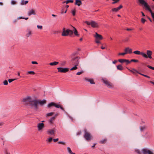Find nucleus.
I'll use <instances>...</instances> for the list:
<instances>
[{"mask_svg": "<svg viewBox=\"0 0 154 154\" xmlns=\"http://www.w3.org/2000/svg\"><path fill=\"white\" fill-rule=\"evenodd\" d=\"M133 53L137 55H141L143 57L146 59L152 58V52L150 50H147L146 51V54L143 52H141L139 51H134L133 52Z\"/></svg>", "mask_w": 154, "mask_h": 154, "instance_id": "1", "label": "nucleus"}, {"mask_svg": "<svg viewBox=\"0 0 154 154\" xmlns=\"http://www.w3.org/2000/svg\"><path fill=\"white\" fill-rule=\"evenodd\" d=\"M138 1L140 4L144 6L146 10L149 11L151 14L152 18L154 19V13L152 12L147 3L144 0H138Z\"/></svg>", "mask_w": 154, "mask_h": 154, "instance_id": "2", "label": "nucleus"}, {"mask_svg": "<svg viewBox=\"0 0 154 154\" xmlns=\"http://www.w3.org/2000/svg\"><path fill=\"white\" fill-rule=\"evenodd\" d=\"M74 54H72L71 56L72 63L73 65H76V66H78L79 64L80 58L78 56L74 57Z\"/></svg>", "mask_w": 154, "mask_h": 154, "instance_id": "3", "label": "nucleus"}, {"mask_svg": "<svg viewBox=\"0 0 154 154\" xmlns=\"http://www.w3.org/2000/svg\"><path fill=\"white\" fill-rule=\"evenodd\" d=\"M73 31L68 29H66L65 28L63 29V32L61 35L63 36H71L73 34Z\"/></svg>", "mask_w": 154, "mask_h": 154, "instance_id": "4", "label": "nucleus"}, {"mask_svg": "<svg viewBox=\"0 0 154 154\" xmlns=\"http://www.w3.org/2000/svg\"><path fill=\"white\" fill-rule=\"evenodd\" d=\"M29 106L34 108L35 110L37 109L38 108L37 100L31 99Z\"/></svg>", "mask_w": 154, "mask_h": 154, "instance_id": "5", "label": "nucleus"}, {"mask_svg": "<svg viewBox=\"0 0 154 154\" xmlns=\"http://www.w3.org/2000/svg\"><path fill=\"white\" fill-rule=\"evenodd\" d=\"M84 137L87 140H90L92 139V136L90 133L88 132L87 130L85 129L84 130Z\"/></svg>", "mask_w": 154, "mask_h": 154, "instance_id": "6", "label": "nucleus"}, {"mask_svg": "<svg viewBox=\"0 0 154 154\" xmlns=\"http://www.w3.org/2000/svg\"><path fill=\"white\" fill-rule=\"evenodd\" d=\"M31 99L30 97L27 96L23 98L22 101L25 105L29 106Z\"/></svg>", "mask_w": 154, "mask_h": 154, "instance_id": "7", "label": "nucleus"}, {"mask_svg": "<svg viewBox=\"0 0 154 154\" xmlns=\"http://www.w3.org/2000/svg\"><path fill=\"white\" fill-rule=\"evenodd\" d=\"M143 154H154L153 152L147 149H143L142 150Z\"/></svg>", "mask_w": 154, "mask_h": 154, "instance_id": "8", "label": "nucleus"}, {"mask_svg": "<svg viewBox=\"0 0 154 154\" xmlns=\"http://www.w3.org/2000/svg\"><path fill=\"white\" fill-rule=\"evenodd\" d=\"M58 72L63 73H66L68 71V68H63L62 67H58L57 68Z\"/></svg>", "mask_w": 154, "mask_h": 154, "instance_id": "9", "label": "nucleus"}, {"mask_svg": "<svg viewBox=\"0 0 154 154\" xmlns=\"http://www.w3.org/2000/svg\"><path fill=\"white\" fill-rule=\"evenodd\" d=\"M44 127V124L43 123H38L37 125L38 130L39 131L42 130Z\"/></svg>", "mask_w": 154, "mask_h": 154, "instance_id": "10", "label": "nucleus"}, {"mask_svg": "<svg viewBox=\"0 0 154 154\" xmlns=\"http://www.w3.org/2000/svg\"><path fill=\"white\" fill-rule=\"evenodd\" d=\"M46 103V101L45 100H37V105L39 104L40 105L42 106Z\"/></svg>", "mask_w": 154, "mask_h": 154, "instance_id": "11", "label": "nucleus"}, {"mask_svg": "<svg viewBox=\"0 0 154 154\" xmlns=\"http://www.w3.org/2000/svg\"><path fill=\"white\" fill-rule=\"evenodd\" d=\"M55 131L54 129H49L47 131V134L49 135H54Z\"/></svg>", "mask_w": 154, "mask_h": 154, "instance_id": "12", "label": "nucleus"}, {"mask_svg": "<svg viewBox=\"0 0 154 154\" xmlns=\"http://www.w3.org/2000/svg\"><path fill=\"white\" fill-rule=\"evenodd\" d=\"M36 14L35 10L34 9H32L29 10L27 14L28 16H30L32 15H35Z\"/></svg>", "mask_w": 154, "mask_h": 154, "instance_id": "13", "label": "nucleus"}, {"mask_svg": "<svg viewBox=\"0 0 154 154\" xmlns=\"http://www.w3.org/2000/svg\"><path fill=\"white\" fill-rule=\"evenodd\" d=\"M94 37L95 38V39L100 40L102 39L103 38V37L101 35L98 34L97 32L95 33Z\"/></svg>", "mask_w": 154, "mask_h": 154, "instance_id": "14", "label": "nucleus"}, {"mask_svg": "<svg viewBox=\"0 0 154 154\" xmlns=\"http://www.w3.org/2000/svg\"><path fill=\"white\" fill-rule=\"evenodd\" d=\"M125 51L127 54H131L132 53V49L128 47L126 48L125 49Z\"/></svg>", "mask_w": 154, "mask_h": 154, "instance_id": "15", "label": "nucleus"}, {"mask_svg": "<svg viewBox=\"0 0 154 154\" xmlns=\"http://www.w3.org/2000/svg\"><path fill=\"white\" fill-rule=\"evenodd\" d=\"M91 26L93 28H96L98 27V23L94 21H91Z\"/></svg>", "mask_w": 154, "mask_h": 154, "instance_id": "16", "label": "nucleus"}, {"mask_svg": "<svg viewBox=\"0 0 154 154\" xmlns=\"http://www.w3.org/2000/svg\"><path fill=\"white\" fill-rule=\"evenodd\" d=\"M82 4L81 1L80 0H76L75 5H77L79 6H80Z\"/></svg>", "mask_w": 154, "mask_h": 154, "instance_id": "17", "label": "nucleus"}, {"mask_svg": "<svg viewBox=\"0 0 154 154\" xmlns=\"http://www.w3.org/2000/svg\"><path fill=\"white\" fill-rule=\"evenodd\" d=\"M72 26L73 28L74 29V30L73 31V32L74 33V35L76 36H79V35L78 34V31L73 26Z\"/></svg>", "mask_w": 154, "mask_h": 154, "instance_id": "18", "label": "nucleus"}, {"mask_svg": "<svg viewBox=\"0 0 154 154\" xmlns=\"http://www.w3.org/2000/svg\"><path fill=\"white\" fill-rule=\"evenodd\" d=\"M85 80L90 82L91 84H94L95 83L94 82V80L92 79L85 78Z\"/></svg>", "mask_w": 154, "mask_h": 154, "instance_id": "19", "label": "nucleus"}, {"mask_svg": "<svg viewBox=\"0 0 154 154\" xmlns=\"http://www.w3.org/2000/svg\"><path fill=\"white\" fill-rule=\"evenodd\" d=\"M54 106L57 108H60L61 109L64 111V109L63 107H62L59 104H57L55 103V105Z\"/></svg>", "mask_w": 154, "mask_h": 154, "instance_id": "20", "label": "nucleus"}, {"mask_svg": "<svg viewBox=\"0 0 154 154\" xmlns=\"http://www.w3.org/2000/svg\"><path fill=\"white\" fill-rule=\"evenodd\" d=\"M128 69L130 72L133 73L134 74H135L136 73H138V72L134 69H133L132 70H130Z\"/></svg>", "mask_w": 154, "mask_h": 154, "instance_id": "21", "label": "nucleus"}, {"mask_svg": "<svg viewBox=\"0 0 154 154\" xmlns=\"http://www.w3.org/2000/svg\"><path fill=\"white\" fill-rule=\"evenodd\" d=\"M117 68L118 69L120 70H122L123 69V67L121 65H119L117 66Z\"/></svg>", "mask_w": 154, "mask_h": 154, "instance_id": "22", "label": "nucleus"}, {"mask_svg": "<svg viewBox=\"0 0 154 154\" xmlns=\"http://www.w3.org/2000/svg\"><path fill=\"white\" fill-rule=\"evenodd\" d=\"M59 63L58 62L54 61L53 62L50 63L49 65L51 66H55L57 65Z\"/></svg>", "mask_w": 154, "mask_h": 154, "instance_id": "23", "label": "nucleus"}, {"mask_svg": "<svg viewBox=\"0 0 154 154\" xmlns=\"http://www.w3.org/2000/svg\"><path fill=\"white\" fill-rule=\"evenodd\" d=\"M103 82L105 83L106 85H108L110 82L108 81L106 79H103Z\"/></svg>", "mask_w": 154, "mask_h": 154, "instance_id": "24", "label": "nucleus"}, {"mask_svg": "<svg viewBox=\"0 0 154 154\" xmlns=\"http://www.w3.org/2000/svg\"><path fill=\"white\" fill-rule=\"evenodd\" d=\"M55 103L54 102H51L49 103L47 105V107L48 108H49L52 106H54Z\"/></svg>", "mask_w": 154, "mask_h": 154, "instance_id": "25", "label": "nucleus"}, {"mask_svg": "<svg viewBox=\"0 0 154 154\" xmlns=\"http://www.w3.org/2000/svg\"><path fill=\"white\" fill-rule=\"evenodd\" d=\"M67 151L70 154H75V153H73V152H72L71 149L70 147H67Z\"/></svg>", "mask_w": 154, "mask_h": 154, "instance_id": "26", "label": "nucleus"}, {"mask_svg": "<svg viewBox=\"0 0 154 154\" xmlns=\"http://www.w3.org/2000/svg\"><path fill=\"white\" fill-rule=\"evenodd\" d=\"M28 2V1H24V0H21V4L23 5H26L27 4Z\"/></svg>", "mask_w": 154, "mask_h": 154, "instance_id": "27", "label": "nucleus"}, {"mask_svg": "<svg viewBox=\"0 0 154 154\" xmlns=\"http://www.w3.org/2000/svg\"><path fill=\"white\" fill-rule=\"evenodd\" d=\"M55 119V117H53L50 119L49 122L51 124L53 123V122L54 120Z\"/></svg>", "mask_w": 154, "mask_h": 154, "instance_id": "28", "label": "nucleus"}, {"mask_svg": "<svg viewBox=\"0 0 154 154\" xmlns=\"http://www.w3.org/2000/svg\"><path fill=\"white\" fill-rule=\"evenodd\" d=\"M54 112H51L50 113H47L46 114V116H51L54 114Z\"/></svg>", "mask_w": 154, "mask_h": 154, "instance_id": "29", "label": "nucleus"}, {"mask_svg": "<svg viewBox=\"0 0 154 154\" xmlns=\"http://www.w3.org/2000/svg\"><path fill=\"white\" fill-rule=\"evenodd\" d=\"M4 152L5 154H10V152L8 151V149L7 148L5 149Z\"/></svg>", "mask_w": 154, "mask_h": 154, "instance_id": "30", "label": "nucleus"}, {"mask_svg": "<svg viewBox=\"0 0 154 154\" xmlns=\"http://www.w3.org/2000/svg\"><path fill=\"white\" fill-rule=\"evenodd\" d=\"M52 137H49L47 140H46V141L48 142H51L52 140Z\"/></svg>", "mask_w": 154, "mask_h": 154, "instance_id": "31", "label": "nucleus"}, {"mask_svg": "<svg viewBox=\"0 0 154 154\" xmlns=\"http://www.w3.org/2000/svg\"><path fill=\"white\" fill-rule=\"evenodd\" d=\"M75 66H74L70 70H75L77 69L78 68L77 67V66H76V65H74Z\"/></svg>", "mask_w": 154, "mask_h": 154, "instance_id": "32", "label": "nucleus"}, {"mask_svg": "<svg viewBox=\"0 0 154 154\" xmlns=\"http://www.w3.org/2000/svg\"><path fill=\"white\" fill-rule=\"evenodd\" d=\"M118 61L121 63H123L125 61V59H119Z\"/></svg>", "mask_w": 154, "mask_h": 154, "instance_id": "33", "label": "nucleus"}, {"mask_svg": "<svg viewBox=\"0 0 154 154\" xmlns=\"http://www.w3.org/2000/svg\"><path fill=\"white\" fill-rule=\"evenodd\" d=\"M27 74H29L34 75L35 74V73L34 71H29L28 72Z\"/></svg>", "mask_w": 154, "mask_h": 154, "instance_id": "34", "label": "nucleus"}, {"mask_svg": "<svg viewBox=\"0 0 154 154\" xmlns=\"http://www.w3.org/2000/svg\"><path fill=\"white\" fill-rule=\"evenodd\" d=\"M107 86L108 88H111L112 87V85L110 82L108 85H107Z\"/></svg>", "mask_w": 154, "mask_h": 154, "instance_id": "35", "label": "nucleus"}, {"mask_svg": "<svg viewBox=\"0 0 154 154\" xmlns=\"http://www.w3.org/2000/svg\"><path fill=\"white\" fill-rule=\"evenodd\" d=\"M73 2V1L72 0H68L66 1V4H68L69 3H72Z\"/></svg>", "mask_w": 154, "mask_h": 154, "instance_id": "36", "label": "nucleus"}, {"mask_svg": "<svg viewBox=\"0 0 154 154\" xmlns=\"http://www.w3.org/2000/svg\"><path fill=\"white\" fill-rule=\"evenodd\" d=\"M112 10L113 11L117 12L119 11V10L117 8H115L112 9Z\"/></svg>", "mask_w": 154, "mask_h": 154, "instance_id": "37", "label": "nucleus"}, {"mask_svg": "<svg viewBox=\"0 0 154 154\" xmlns=\"http://www.w3.org/2000/svg\"><path fill=\"white\" fill-rule=\"evenodd\" d=\"M17 79H9L8 80V81L9 83H11L13 81H14Z\"/></svg>", "mask_w": 154, "mask_h": 154, "instance_id": "38", "label": "nucleus"}, {"mask_svg": "<svg viewBox=\"0 0 154 154\" xmlns=\"http://www.w3.org/2000/svg\"><path fill=\"white\" fill-rule=\"evenodd\" d=\"M75 12H76V10L75 9L72 11V13L73 15V16L75 15Z\"/></svg>", "mask_w": 154, "mask_h": 154, "instance_id": "39", "label": "nucleus"}, {"mask_svg": "<svg viewBox=\"0 0 154 154\" xmlns=\"http://www.w3.org/2000/svg\"><path fill=\"white\" fill-rule=\"evenodd\" d=\"M131 62H138L139 61L137 60H135V59H132L131 60Z\"/></svg>", "mask_w": 154, "mask_h": 154, "instance_id": "40", "label": "nucleus"}, {"mask_svg": "<svg viewBox=\"0 0 154 154\" xmlns=\"http://www.w3.org/2000/svg\"><path fill=\"white\" fill-rule=\"evenodd\" d=\"M85 23L88 25H91V21L90 22L89 21H87L85 22Z\"/></svg>", "mask_w": 154, "mask_h": 154, "instance_id": "41", "label": "nucleus"}, {"mask_svg": "<svg viewBox=\"0 0 154 154\" xmlns=\"http://www.w3.org/2000/svg\"><path fill=\"white\" fill-rule=\"evenodd\" d=\"M126 54V53L125 52L122 53H119L118 54L119 55H124Z\"/></svg>", "mask_w": 154, "mask_h": 154, "instance_id": "42", "label": "nucleus"}, {"mask_svg": "<svg viewBox=\"0 0 154 154\" xmlns=\"http://www.w3.org/2000/svg\"><path fill=\"white\" fill-rule=\"evenodd\" d=\"M125 62L126 63V64H128L131 62V61H129L128 60L125 59Z\"/></svg>", "mask_w": 154, "mask_h": 154, "instance_id": "43", "label": "nucleus"}, {"mask_svg": "<svg viewBox=\"0 0 154 154\" xmlns=\"http://www.w3.org/2000/svg\"><path fill=\"white\" fill-rule=\"evenodd\" d=\"M120 0H112L113 1H114L112 2V4H115L118 2Z\"/></svg>", "mask_w": 154, "mask_h": 154, "instance_id": "44", "label": "nucleus"}, {"mask_svg": "<svg viewBox=\"0 0 154 154\" xmlns=\"http://www.w3.org/2000/svg\"><path fill=\"white\" fill-rule=\"evenodd\" d=\"M3 83L5 85H7L8 84V82L6 80L4 81L3 82Z\"/></svg>", "mask_w": 154, "mask_h": 154, "instance_id": "45", "label": "nucleus"}, {"mask_svg": "<svg viewBox=\"0 0 154 154\" xmlns=\"http://www.w3.org/2000/svg\"><path fill=\"white\" fill-rule=\"evenodd\" d=\"M147 67L151 69H152L154 70V67H152V66H151L149 65H148L147 66Z\"/></svg>", "mask_w": 154, "mask_h": 154, "instance_id": "46", "label": "nucleus"}, {"mask_svg": "<svg viewBox=\"0 0 154 154\" xmlns=\"http://www.w3.org/2000/svg\"><path fill=\"white\" fill-rule=\"evenodd\" d=\"M37 27L38 29H42V26H39V25H37Z\"/></svg>", "mask_w": 154, "mask_h": 154, "instance_id": "47", "label": "nucleus"}, {"mask_svg": "<svg viewBox=\"0 0 154 154\" xmlns=\"http://www.w3.org/2000/svg\"><path fill=\"white\" fill-rule=\"evenodd\" d=\"M11 3L12 5H15L16 4V2L14 0H12Z\"/></svg>", "mask_w": 154, "mask_h": 154, "instance_id": "48", "label": "nucleus"}, {"mask_svg": "<svg viewBox=\"0 0 154 154\" xmlns=\"http://www.w3.org/2000/svg\"><path fill=\"white\" fill-rule=\"evenodd\" d=\"M145 129V127L144 126H143L140 128V130L141 131H143Z\"/></svg>", "mask_w": 154, "mask_h": 154, "instance_id": "49", "label": "nucleus"}, {"mask_svg": "<svg viewBox=\"0 0 154 154\" xmlns=\"http://www.w3.org/2000/svg\"><path fill=\"white\" fill-rule=\"evenodd\" d=\"M141 22L143 23H144L146 21V20L142 18L141 19Z\"/></svg>", "mask_w": 154, "mask_h": 154, "instance_id": "50", "label": "nucleus"}, {"mask_svg": "<svg viewBox=\"0 0 154 154\" xmlns=\"http://www.w3.org/2000/svg\"><path fill=\"white\" fill-rule=\"evenodd\" d=\"M31 32L30 31H29L28 32V33L26 35V36L27 37H28L29 36L31 35Z\"/></svg>", "mask_w": 154, "mask_h": 154, "instance_id": "51", "label": "nucleus"}, {"mask_svg": "<svg viewBox=\"0 0 154 154\" xmlns=\"http://www.w3.org/2000/svg\"><path fill=\"white\" fill-rule=\"evenodd\" d=\"M59 144H61L63 145H65V143L63 141H59L58 143Z\"/></svg>", "mask_w": 154, "mask_h": 154, "instance_id": "52", "label": "nucleus"}, {"mask_svg": "<svg viewBox=\"0 0 154 154\" xmlns=\"http://www.w3.org/2000/svg\"><path fill=\"white\" fill-rule=\"evenodd\" d=\"M106 141V139H103V140H102L101 141V142L103 143H105Z\"/></svg>", "mask_w": 154, "mask_h": 154, "instance_id": "53", "label": "nucleus"}, {"mask_svg": "<svg viewBox=\"0 0 154 154\" xmlns=\"http://www.w3.org/2000/svg\"><path fill=\"white\" fill-rule=\"evenodd\" d=\"M100 40H99V39H95V42L97 43H100V41H99Z\"/></svg>", "mask_w": 154, "mask_h": 154, "instance_id": "54", "label": "nucleus"}, {"mask_svg": "<svg viewBox=\"0 0 154 154\" xmlns=\"http://www.w3.org/2000/svg\"><path fill=\"white\" fill-rule=\"evenodd\" d=\"M32 64H38V63L36 61H32Z\"/></svg>", "mask_w": 154, "mask_h": 154, "instance_id": "55", "label": "nucleus"}, {"mask_svg": "<svg viewBox=\"0 0 154 154\" xmlns=\"http://www.w3.org/2000/svg\"><path fill=\"white\" fill-rule=\"evenodd\" d=\"M82 73H83V72H77V73H76V75H80Z\"/></svg>", "mask_w": 154, "mask_h": 154, "instance_id": "56", "label": "nucleus"}, {"mask_svg": "<svg viewBox=\"0 0 154 154\" xmlns=\"http://www.w3.org/2000/svg\"><path fill=\"white\" fill-rule=\"evenodd\" d=\"M136 152L139 154H140V151L139 150H136Z\"/></svg>", "mask_w": 154, "mask_h": 154, "instance_id": "57", "label": "nucleus"}, {"mask_svg": "<svg viewBox=\"0 0 154 154\" xmlns=\"http://www.w3.org/2000/svg\"><path fill=\"white\" fill-rule=\"evenodd\" d=\"M59 139L58 138L55 139H53V141L54 142H56L58 141Z\"/></svg>", "mask_w": 154, "mask_h": 154, "instance_id": "58", "label": "nucleus"}, {"mask_svg": "<svg viewBox=\"0 0 154 154\" xmlns=\"http://www.w3.org/2000/svg\"><path fill=\"white\" fill-rule=\"evenodd\" d=\"M122 8V5H120L117 8L119 10L121 8Z\"/></svg>", "mask_w": 154, "mask_h": 154, "instance_id": "59", "label": "nucleus"}, {"mask_svg": "<svg viewBox=\"0 0 154 154\" xmlns=\"http://www.w3.org/2000/svg\"><path fill=\"white\" fill-rule=\"evenodd\" d=\"M66 62L65 61H63L61 63V65H64L65 63H66Z\"/></svg>", "mask_w": 154, "mask_h": 154, "instance_id": "60", "label": "nucleus"}, {"mask_svg": "<svg viewBox=\"0 0 154 154\" xmlns=\"http://www.w3.org/2000/svg\"><path fill=\"white\" fill-rule=\"evenodd\" d=\"M81 131L78 132L77 133V135H79L81 134Z\"/></svg>", "mask_w": 154, "mask_h": 154, "instance_id": "61", "label": "nucleus"}, {"mask_svg": "<svg viewBox=\"0 0 154 154\" xmlns=\"http://www.w3.org/2000/svg\"><path fill=\"white\" fill-rule=\"evenodd\" d=\"M144 76L149 79L150 78V77L149 76L147 75H144Z\"/></svg>", "mask_w": 154, "mask_h": 154, "instance_id": "62", "label": "nucleus"}, {"mask_svg": "<svg viewBox=\"0 0 154 154\" xmlns=\"http://www.w3.org/2000/svg\"><path fill=\"white\" fill-rule=\"evenodd\" d=\"M117 62V61L116 60H114V61H113L112 62V63H113V64H116Z\"/></svg>", "mask_w": 154, "mask_h": 154, "instance_id": "63", "label": "nucleus"}, {"mask_svg": "<svg viewBox=\"0 0 154 154\" xmlns=\"http://www.w3.org/2000/svg\"><path fill=\"white\" fill-rule=\"evenodd\" d=\"M101 48L102 49H104L105 48V47H103V46H102L101 47Z\"/></svg>", "mask_w": 154, "mask_h": 154, "instance_id": "64", "label": "nucleus"}]
</instances>
